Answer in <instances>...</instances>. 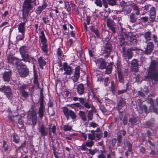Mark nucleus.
<instances>
[{"label":"nucleus","mask_w":158,"mask_h":158,"mask_svg":"<svg viewBox=\"0 0 158 158\" xmlns=\"http://www.w3.org/2000/svg\"><path fill=\"white\" fill-rule=\"evenodd\" d=\"M134 50L133 48H130L126 51V48L125 47H123L122 48V55L124 57H127L128 59H130L133 56L132 51Z\"/></svg>","instance_id":"nucleus-7"},{"label":"nucleus","mask_w":158,"mask_h":158,"mask_svg":"<svg viewBox=\"0 0 158 158\" xmlns=\"http://www.w3.org/2000/svg\"><path fill=\"white\" fill-rule=\"evenodd\" d=\"M13 141L16 143H18L19 142V138L17 135H13Z\"/></svg>","instance_id":"nucleus-50"},{"label":"nucleus","mask_w":158,"mask_h":158,"mask_svg":"<svg viewBox=\"0 0 158 158\" xmlns=\"http://www.w3.org/2000/svg\"><path fill=\"white\" fill-rule=\"evenodd\" d=\"M149 113L150 112H154L156 113H158V109L154 106V104L150 105L148 107Z\"/></svg>","instance_id":"nucleus-33"},{"label":"nucleus","mask_w":158,"mask_h":158,"mask_svg":"<svg viewBox=\"0 0 158 158\" xmlns=\"http://www.w3.org/2000/svg\"><path fill=\"white\" fill-rule=\"evenodd\" d=\"M125 104V102L123 98H121L120 99L119 103L118 104V109L121 110L122 107L124 106Z\"/></svg>","instance_id":"nucleus-37"},{"label":"nucleus","mask_w":158,"mask_h":158,"mask_svg":"<svg viewBox=\"0 0 158 158\" xmlns=\"http://www.w3.org/2000/svg\"><path fill=\"white\" fill-rule=\"evenodd\" d=\"M56 52L58 56H59L60 58H62L63 57H64V55L60 48H59L57 49Z\"/></svg>","instance_id":"nucleus-48"},{"label":"nucleus","mask_w":158,"mask_h":158,"mask_svg":"<svg viewBox=\"0 0 158 158\" xmlns=\"http://www.w3.org/2000/svg\"><path fill=\"white\" fill-rule=\"evenodd\" d=\"M28 89V85L26 84L23 85L19 88L20 91L21 93L22 96L25 98L28 97L29 96V94L27 92V90Z\"/></svg>","instance_id":"nucleus-11"},{"label":"nucleus","mask_w":158,"mask_h":158,"mask_svg":"<svg viewBox=\"0 0 158 158\" xmlns=\"http://www.w3.org/2000/svg\"><path fill=\"white\" fill-rule=\"evenodd\" d=\"M74 101H77L78 99L80 102L87 109L92 108L93 107L92 105L88 101H86V99L85 98H79L77 97H73L72 98Z\"/></svg>","instance_id":"nucleus-5"},{"label":"nucleus","mask_w":158,"mask_h":158,"mask_svg":"<svg viewBox=\"0 0 158 158\" xmlns=\"http://www.w3.org/2000/svg\"><path fill=\"white\" fill-rule=\"evenodd\" d=\"M86 147H92L94 144V142L92 140H88L85 143Z\"/></svg>","instance_id":"nucleus-43"},{"label":"nucleus","mask_w":158,"mask_h":158,"mask_svg":"<svg viewBox=\"0 0 158 158\" xmlns=\"http://www.w3.org/2000/svg\"><path fill=\"white\" fill-rule=\"evenodd\" d=\"M110 88L112 93L114 95H115L114 93L116 91L115 85L114 81H111ZM115 95L116 96V95Z\"/></svg>","instance_id":"nucleus-41"},{"label":"nucleus","mask_w":158,"mask_h":158,"mask_svg":"<svg viewBox=\"0 0 158 158\" xmlns=\"http://www.w3.org/2000/svg\"><path fill=\"white\" fill-rule=\"evenodd\" d=\"M40 39H41V41L42 44H46V40L45 38L44 37V34L43 35H42L40 36Z\"/></svg>","instance_id":"nucleus-55"},{"label":"nucleus","mask_w":158,"mask_h":158,"mask_svg":"<svg viewBox=\"0 0 158 158\" xmlns=\"http://www.w3.org/2000/svg\"><path fill=\"white\" fill-rule=\"evenodd\" d=\"M131 6L132 8L134 11L135 12V14L137 15H139L140 14V8L135 3H133L131 5Z\"/></svg>","instance_id":"nucleus-30"},{"label":"nucleus","mask_w":158,"mask_h":158,"mask_svg":"<svg viewBox=\"0 0 158 158\" xmlns=\"http://www.w3.org/2000/svg\"><path fill=\"white\" fill-rule=\"evenodd\" d=\"M95 3L97 6L101 7L102 6V4L101 0H95Z\"/></svg>","instance_id":"nucleus-58"},{"label":"nucleus","mask_w":158,"mask_h":158,"mask_svg":"<svg viewBox=\"0 0 158 158\" xmlns=\"http://www.w3.org/2000/svg\"><path fill=\"white\" fill-rule=\"evenodd\" d=\"M113 64V62L110 63L107 67H106V74H110L111 73Z\"/></svg>","instance_id":"nucleus-34"},{"label":"nucleus","mask_w":158,"mask_h":158,"mask_svg":"<svg viewBox=\"0 0 158 158\" xmlns=\"http://www.w3.org/2000/svg\"><path fill=\"white\" fill-rule=\"evenodd\" d=\"M34 83L35 85H37L38 88L39 87V84L38 81V78L37 77H34Z\"/></svg>","instance_id":"nucleus-59"},{"label":"nucleus","mask_w":158,"mask_h":158,"mask_svg":"<svg viewBox=\"0 0 158 158\" xmlns=\"http://www.w3.org/2000/svg\"><path fill=\"white\" fill-rule=\"evenodd\" d=\"M126 143L128 148V151L131 152H132V145L131 143L128 141H127Z\"/></svg>","instance_id":"nucleus-49"},{"label":"nucleus","mask_w":158,"mask_h":158,"mask_svg":"<svg viewBox=\"0 0 158 158\" xmlns=\"http://www.w3.org/2000/svg\"><path fill=\"white\" fill-rule=\"evenodd\" d=\"M125 38L127 39V44L131 45H134L136 43L137 39L136 36L134 35H129L125 34Z\"/></svg>","instance_id":"nucleus-10"},{"label":"nucleus","mask_w":158,"mask_h":158,"mask_svg":"<svg viewBox=\"0 0 158 158\" xmlns=\"http://www.w3.org/2000/svg\"><path fill=\"white\" fill-rule=\"evenodd\" d=\"M88 150L89 151V153L92 155H93L95 154L98 151V150L96 148H94L93 150H91V149H89Z\"/></svg>","instance_id":"nucleus-54"},{"label":"nucleus","mask_w":158,"mask_h":158,"mask_svg":"<svg viewBox=\"0 0 158 158\" xmlns=\"http://www.w3.org/2000/svg\"><path fill=\"white\" fill-rule=\"evenodd\" d=\"M69 114L70 116L73 119H75L77 117V115L72 110H69Z\"/></svg>","instance_id":"nucleus-47"},{"label":"nucleus","mask_w":158,"mask_h":158,"mask_svg":"<svg viewBox=\"0 0 158 158\" xmlns=\"http://www.w3.org/2000/svg\"><path fill=\"white\" fill-rule=\"evenodd\" d=\"M117 74L119 82L121 83H123L124 80V76L122 71H117Z\"/></svg>","instance_id":"nucleus-28"},{"label":"nucleus","mask_w":158,"mask_h":158,"mask_svg":"<svg viewBox=\"0 0 158 158\" xmlns=\"http://www.w3.org/2000/svg\"><path fill=\"white\" fill-rule=\"evenodd\" d=\"M63 69L65 71L64 74H67V75H70L72 72L71 67L68 65L66 63H64L63 65Z\"/></svg>","instance_id":"nucleus-19"},{"label":"nucleus","mask_w":158,"mask_h":158,"mask_svg":"<svg viewBox=\"0 0 158 158\" xmlns=\"http://www.w3.org/2000/svg\"><path fill=\"white\" fill-rule=\"evenodd\" d=\"M65 6H66L67 11L69 13V14H70L71 13V8L69 4V3L68 2H66L65 3Z\"/></svg>","instance_id":"nucleus-52"},{"label":"nucleus","mask_w":158,"mask_h":158,"mask_svg":"<svg viewBox=\"0 0 158 158\" xmlns=\"http://www.w3.org/2000/svg\"><path fill=\"white\" fill-rule=\"evenodd\" d=\"M88 121L92 120L93 119V110L91 109L89 111H87Z\"/></svg>","instance_id":"nucleus-40"},{"label":"nucleus","mask_w":158,"mask_h":158,"mask_svg":"<svg viewBox=\"0 0 158 158\" xmlns=\"http://www.w3.org/2000/svg\"><path fill=\"white\" fill-rule=\"evenodd\" d=\"M12 72L11 71L5 72L3 74L2 79L5 82H8L11 78Z\"/></svg>","instance_id":"nucleus-13"},{"label":"nucleus","mask_w":158,"mask_h":158,"mask_svg":"<svg viewBox=\"0 0 158 158\" xmlns=\"http://www.w3.org/2000/svg\"><path fill=\"white\" fill-rule=\"evenodd\" d=\"M42 90H40V97L38 103H40V106L39 107L38 114L39 117L41 119H42L44 116L45 112V106L44 105V97L43 93Z\"/></svg>","instance_id":"nucleus-3"},{"label":"nucleus","mask_w":158,"mask_h":158,"mask_svg":"<svg viewBox=\"0 0 158 158\" xmlns=\"http://www.w3.org/2000/svg\"><path fill=\"white\" fill-rule=\"evenodd\" d=\"M72 127L71 126L68 125H65L63 127V129L65 131H70L71 130Z\"/></svg>","instance_id":"nucleus-53"},{"label":"nucleus","mask_w":158,"mask_h":158,"mask_svg":"<svg viewBox=\"0 0 158 158\" xmlns=\"http://www.w3.org/2000/svg\"><path fill=\"white\" fill-rule=\"evenodd\" d=\"M148 76L155 81L158 82V63L152 61L149 68Z\"/></svg>","instance_id":"nucleus-2"},{"label":"nucleus","mask_w":158,"mask_h":158,"mask_svg":"<svg viewBox=\"0 0 158 158\" xmlns=\"http://www.w3.org/2000/svg\"><path fill=\"white\" fill-rule=\"evenodd\" d=\"M20 53L21 56H23L24 55L26 54V53L27 51V49L26 47L23 46L21 47L19 49Z\"/></svg>","instance_id":"nucleus-42"},{"label":"nucleus","mask_w":158,"mask_h":158,"mask_svg":"<svg viewBox=\"0 0 158 158\" xmlns=\"http://www.w3.org/2000/svg\"><path fill=\"white\" fill-rule=\"evenodd\" d=\"M116 64L117 66V71H122V66L121 65V62L118 60H117Z\"/></svg>","instance_id":"nucleus-44"},{"label":"nucleus","mask_w":158,"mask_h":158,"mask_svg":"<svg viewBox=\"0 0 158 158\" xmlns=\"http://www.w3.org/2000/svg\"><path fill=\"white\" fill-rule=\"evenodd\" d=\"M27 119L28 121L31 122H29V123L33 125L32 127H33L36 124L37 120L36 112L35 111L29 112L28 115Z\"/></svg>","instance_id":"nucleus-6"},{"label":"nucleus","mask_w":158,"mask_h":158,"mask_svg":"<svg viewBox=\"0 0 158 158\" xmlns=\"http://www.w3.org/2000/svg\"><path fill=\"white\" fill-rule=\"evenodd\" d=\"M91 133L88 134V138L90 140H93L97 141L99 140L101 138L102 135L101 133H96L94 132V131L91 130Z\"/></svg>","instance_id":"nucleus-9"},{"label":"nucleus","mask_w":158,"mask_h":158,"mask_svg":"<svg viewBox=\"0 0 158 158\" xmlns=\"http://www.w3.org/2000/svg\"><path fill=\"white\" fill-rule=\"evenodd\" d=\"M156 11L154 7H152L150 10V19L151 22H154L156 17Z\"/></svg>","instance_id":"nucleus-17"},{"label":"nucleus","mask_w":158,"mask_h":158,"mask_svg":"<svg viewBox=\"0 0 158 158\" xmlns=\"http://www.w3.org/2000/svg\"><path fill=\"white\" fill-rule=\"evenodd\" d=\"M109 4L114 6L116 4V0H107Z\"/></svg>","instance_id":"nucleus-57"},{"label":"nucleus","mask_w":158,"mask_h":158,"mask_svg":"<svg viewBox=\"0 0 158 158\" xmlns=\"http://www.w3.org/2000/svg\"><path fill=\"white\" fill-rule=\"evenodd\" d=\"M35 0H25L23 5V17L22 19L23 22L21 23L25 24L27 22L29 17L28 14L32 10L33 4H35Z\"/></svg>","instance_id":"nucleus-1"},{"label":"nucleus","mask_w":158,"mask_h":158,"mask_svg":"<svg viewBox=\"0 0 158 158\" xmlns=\"http://www.w3.org/2000/svg\"><path fill=\"white\" fill-rule=\"evenodd\" d=\"M21 56L23 58L22 60H24L25 62H34V58L29 56L28 54H24L23 56Z\"/></svg>","instance_id":"nucleus-26"},{"label":"nucleus","mask_w":158,"mask_h":158,"mask_svg":"<svg viewBox=\"0 0 158 158\" xmlns=\"http://www.w3.org/2000/svg\"><path fill=\"white\" fill-rule=\"evenodd\" d=\"M131 64V66L133 70L135 72H137L139 70V64L137 60L136 59H134L132 60Z\"/></svg>","instance_id":"nucleus-22"},{"label":"nucleus","mask_w":158,"mask_h":158,"mask_svg":"<svg viewBox=\"0 0 158 158\" xmlns=\"http://www.w3.org/2000/svg\"><path fill=\"white\" fill-rule=\"evenodd\" d=\"M107 65V62L104 59H101L99 61V68L100 69H105Z\"/></svg>","instance_id":"nucleus-31"},{"label":"nucleus","mask_w":158,"mask_h":158,"mask_svg":"<svg viewBox=\"0 0 158 158\" xmlns=\"http://www.w3.org/2000/svg\"><path fill=\"white\" fill-rule=\"evenodd\" d=\"M85 89L82 84L78 85L77 87V91L79 95H82L85 94Z\"/></svg>","instance_id":"nucleus-24"},{"label":"nucleus","mask_w":158,"mask_h":158,"mask_svg":"<svg viewBox=\"0 0 158 158\" xmlns=\"http://www.w3.org/2000/svg\"><path fill=\"white\" fill-rule=\"evenodd\" d=\"M125 37H124L123 35H120L119 36V44L120 46L122 47L125 44H127V41H125Z\"/></svg>","instance_id":"nucleus-36"},{"label":"nucleus","mask_w":158,"mask_h":158,"mask_svg":"<svg viewBox=\"0 0 158 158\" xmlns=\"http://www.w3.org/2000/svg\"><path fill=\"white\" fill-rule=\"evenodd\" d=\"M154 45L153 42H149L147 45L145 49L144 53L146 54H150L153 51Z\"/></svg>","instance_id":"nucleus-12"},{"label":"nucleus","mask_w":158,"mask_h":158,"mask_svg":"<svg viewBox=\"0 0 158 158\" xmlns=\"http://www.w3.org/2000/svg\"><path fill=\"white\" fill-rule=\"evenodd\" d=\"M85 144H82V145L80 146L79 148L82 151H85L86 150H88V149L87 148Z\"/></svg>","instance_id":"nucleus-64"},{"label":"nucleus","mask_w":158,"mask_h":158,"mask_svg":"<svg viewBox=\"0 0 158 158\" xmlns=\"http://www.w3.org/2000/svg\"><path fill=\"white\" fill-rule=\"evenodd\" d=\"M143 35L145 40H146L145 42L146 43L152 40V34L150 31H148L144 32Z\"/></svg>","instance_id":"nucleus-25"},{"label":"nucleus","mask_w":158,"mask_h":158,"mask_svg":"<svg viewBox=\"0 0 158 158\" xmlns=\"http://www.w3.org/2000/svg\"><path fill=\"white\" fill-rule=\"evenodd\" d=\"M80 67H77L75 69L74 76L72 77V80L74 83L77 82L80 77Z\"/></svg>","instance_id":"nucleus-16"},{"label":"nucleus","mask_w":158,"mask_h":158,"mask_svg":"<svg viewBox=\"0 0 158 158\" xmlns=\"http://www.w3.org/2000/svg\"><path fill=\"white\" fill-rule=\"evenodd\" d=\"M109 78L108 77H106L105 78L104 80V85L107 86L109 85Z\"/></svg>","instance_id":"nucleus-61"},{"label":"nucleus","mask_w":158,"mask_h":158,"mask_svg":"<svg viewBox=\"0 0 158 158\" xmlns=\"http://www.w3.org/2000/svg\"><path fill=\"white\" fill-rule=\"evenodd\" d=\"M129 121L131 123V125H134L136 122L137 120L135 117H131L129 118Z\"/></svg>","instance_id":"nucleus-51"},{"label":"nucleus","mask_w":158,"mask_h":158,"mask_svg":"<svg viewBox=\"0 0 158 158\" xmlns=\"http://www.w3.org/2000/svg\"><path fill=\"white\" fill-rule=\"evenodd\" d=\"M48 6L47 2H46V0H45L43 1L42 5L38 7L35 10L36 13L38 15H40L42 11L46 8Z\"/></svg>","instance_id":"nucleus-15"},{"label":"nucleus","mask_w":158,"mask_h":158,"mask_svg":"<svg viewBox=\"0 0 158 158\" xmlns=\"http://www.w3.org/2000/svg\"><path fill=\"white\" fill-rule=\"evenodd\" d=\"M38 130L42 136H44L48 134V132L46 131V128L44 124H42L40 126Z\"/></svg>","instance_id":"nucleus-21"},{"label":"nucleus","mask_w":158,"mask_h":158,"mask_svg":"<svg viewBox=\"0 0 158 158\" xmlns=\"http://www.w3.org/2000/svg\"><path fill=\"white\" fill-rule=\"evenodd\" d=\"M42 19L44 21V24H47L50 22L49 19L48 18L47 15H45L42 18Z\"/></svg>","instance_id":"nucleus-46"},{"label":"nucleus","mask_w":158,"mask_h":158,"mask_svg":"<svg viewBox=\"0 0 158 158\" xmlns=\"http://www.w3.org/2000/svg\"><path fill=\"white\" fill-rule=\"evenodd\" d=\"M79 115L81 117L82 120L84 121H87V119L84 111L80 110L79 111Z\"/></svg>","instance_id":"nucleus-38"},{"label":"nucleus","mask_w":158,"mask_h":158,"mask_svg":"<svg viewBox=\"0 0 158 158\" xmlns=\"http://www.w3.org/2000/svg\"><path fill=\"white\" fill-rule=\"evenodd\" d=\"M14 64L17 67H20V65L22 64H23L22 63H20L19 62V61L16 58L15 59V60L14 61Z\"/></svg>","instance_id":"nucleus-60"},{"label":"nucleus","mask_w":158,"mask_h":158,"mask_svg":"<svg viewBox=\"0 0 158 158\" xmlns=\"http://www.w3.org/2000/svg\"><path fill=\"white\" fill-rule=\"evenodd\" d=\"M38 62L40 68L41 69H43V66L46 64V62L42 57L38 58Z\"/></svg>","instance_id":"nucleus-35"},{"label":"nucleus","mask_w":158,"mask_h":158,"mask_svg":"<svg viewBox=\"0 0 158 158\" xmlns=\"http://www.w3.org/2000/svg\"><path fill=\"white\" fill-rule=\"evenodd\" d=\"M136 15L134 12L131 13L130 15V22L131 23H135L137 19Z\"/></svg>","instance_id":"nucleus-32"},{"label":"nucleus","mask_w":158,"mask_h":158,"mask_svg":"<svg viewBox=\"0 0 158 158\" xmlns=\"http://www.w3.org/2000/svg\"><path fill=\"white\" fill-rule=\"evenodd\" d=\"M42 49L43 51L45 53L47 54L48 52V48L47 45L46 44H42Z\"/></svg>","instance_id":"nucleus-45"},{"label":"nucleus","mask_w":158,"mask_h":158,"mask_svg":"<svg viewBox=\"0 0 158 158\" xmlns=\"http://www.w3.org/2000/svg\"><path fill=\"white\" fill-rule=\"evenodd\" d=\"M107 26L113 32H115V29L116 28V25L115 23L112 20H108L107 23Z\"/></svg>","instance_id":"nucleus-18"},{"label":"nucleus","mask_w":158,"mask_h":158,"mask_svg":"<svg viewBox=\"0 0 158 158\" xmlns=\"http://www.w3.org/2000/svg\"><path fill=\"white\" fill-rule=\"evenodd\" d=\"M122 3L123 5L125 6L123 10V11L124 12V14L126 15L130 13L131 11V8L128 6H125L126 3L124 1H123Z\"/></svg>","instance_id":"nucleus-27"},{"label":"nucleus","mask_w":158,"mask_h":158,"mask_svg":"<svg viewBox=\"0 0 158 158\" xmlns=\"http://www.w3.org/2000/svg\"><path fill=\"white\" fill-rule=\"evenodd\" d=\"M62 109L63 112L65 115L69 114V110L68 109L67 107H63L62 108Z\"/></svg>","instance_id":"nucleus-56"},{"label":"nucleus","mask_w":158,"mask_h":158,"mask_svg":"<svg viewBox=\"0 0 158 158\" xmlns=\"http://www.w3.org/2000/svg\"><path fill=\"white\" fill-rule=\"evenodd\" d=\"M15 59L16 58L14 56L10 55H9L7 58L8 63L13 64H14Z\"/></svg>","instance_id":"nucleus-39"},{"label":"nucleus","mask_w":158,"mask_h":158,"mask_svg":"<svg viewBox=\"0 0 158 158\" xmlns=\"http://www.w3.org/2000/svg\"><path fill=\"white\" fill-rule=\"evenodd\" d=\"M138 106L141 110H144L145 113L148 114L149 113V110H148L147 106L145 105H143L142 102H138Z\"/></svg>","instance_id":"nucleus-29"},{"label":"nucleus","mask_w":158,"mask_h":158,"mask_svg":"<svg viewBox=\"0 0 158 158\" xmlns=\"http://www.w3.org/2000/svg\"><path fill=\"white\" fill-rule=\"evenodd\" d=\"M111 50V45L109 42H107L105 44L103 52L106 54L107 55L110 54Z\"/></svg>","instance_id":"nucleus-20"},{"label":"nucleus","mask_w":158,"mask_h":158,"mask_svg":"<svg viewBox=\"0 0 158 158\" xmlns=\"http://www.w3.org/2000/svg\"><path fill=\"white\" fill-rule=\"evenodd\" d=\"M93 32H94L98 38H100V36L99 31L97 28L95 30H94Z\"/></svg>","instance_id":"nucleus-63"},{"label":"nucleus","mask_w":158,"mask_h":158,"mask_svg":"<svg viewBox=\"0 0 158 158\" xmlns=\"http://www.w3.org/2000/svg\"><path fill=\"white\" fill-rule=\"evenodd\" d=\"M126 131L123 130L119 131L117 133V141H118V145L120 143L122 142V134L123 136H125L126 134Z\"/></svg>","instance_id":"nucleus-23"},{"label":"nucleus","mask_w":158,"mask_h":158,"mask_svg":"<svg viewBox=\"0 0 158 158\" xmlns=\"http://www.w3.org/2000/svg\"><path fill=\"white\" fill-rule=\"evenodd\" d=\"M25 24L23 23H20L19 24L18 27L19 31L22 34L20 37L19 35H18L17 36L16 38L18 40H23L25 31Z\"/></svg>","instance_id":"nucleus-8"},{"label":"nucleus","mask_w":158,"mask_h":158,"mask_svg":"<svg viewBox=\"0 0 158 158\" xmlns=\"http://www.w3.org/2000/svg\"><path fill=\"white\" fill-rule=\"evenodd\" d=\"M17 70L18 74L22 77H25L29 74V69L25 64L20 65Z\"/></svg>","instance_id":"nucleus-4"},{"label":"nucleus","mask_w":158,"mask_h":158,"mask_svg":"<svg viewBox=\"0 0 158 158\" xmlns=\"http://www.w3.org/2000/svg\"><path fill=\"white\" fill-rule=\"evenodd\" d=\"M0 91H3L8 98H11L12 93L11 89L9 86H5L0 88Z\"/></svg>","instance_id":"nucleus-14"},{"label":"nucleus","mask_w":158,"mask_h":158,"mask_svg":"<svg viewBox=\"0 0 158 158\" xmlns=\"http://www.w3.org/2000/svg\"><path fill=\"white\" fill-rule=\"evenodd\" d=\"M140 19L142 22L146 23L148 21V17L147 16L143 17L140 18Z\"/></svg>","instance_id":"nucleus-62"}]
</instances>
